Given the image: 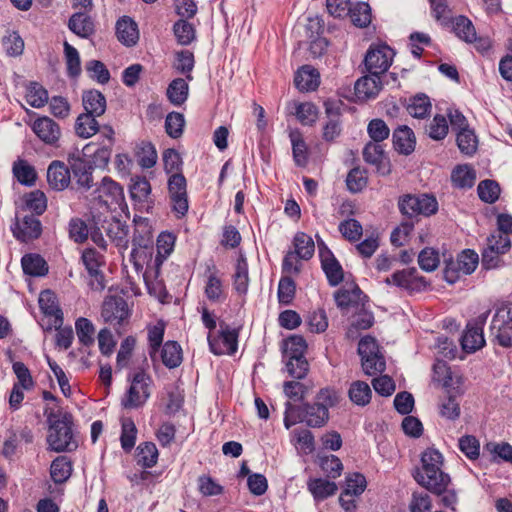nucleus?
I'll return each instance as SVG.
<instances>
[{"label": "nucleus", "instance_id": "f257e3e1", "mask_svg": "<svg viewBox=\"0 0 512 512\" xmlns=\"http://www.w3.org/2000/svg\"><path fill=\"white\" fill-rule=\"evenodd\" d=\"M422 468L414 476L418 484L439 495L450 484V476L442 471L443 456L436 450L429 448L421 457Z\"/></svg>", "mask_w": 512, "mask_h": 512}, {"label": "nucleus", "instance_id": "f03ea898", "mask_svg": "<svg viewBox=\"0 0 512 512\" xmlns=\"http://www.w3.org/2000/svg\"><path fill=\"white\" fill-rule=\"evenodd\" d=\"M47 442L50 449L55 452L72 451L77 448L78 444L73 436L72 422L69 416L64 415L51 422Z\"/></svg>", "mask_w": 512, "mask_h": 512}, {"label": "nucleus", "instance_id": "7ed1b4c3", "mask_svg": "<svg viewBox=\"0 0 512 512\" xmlns=\"http://www.w3.org/2000/svg\"><path fill=\"white\" fill-rule=\"evenodd\" d=\"M400 212L409 218L419 215L431 216L438 210L436 198L428 194H406L399 198Z\"/></svg>", "mask_w": 512, "mask_h": 512}, {"label": "nucleus", "instance_id": "20e7f679", "mask_svg": "<svg viewBox=\"0 0 512 512\" xmlns=\"http://www.w3.org/2000/svg\"><path fill=\"white\" fill-rule=\"evenodd\" d=\"M152 383L150 375L143 370L135 373L128 391L121 400L122 406L126 409L142 407L151 395Z\"/></svg>", "mask_w": 512, "mask_h": 512}, {"label": "nucleus", "instance_id": "39448f33", "mask_svg": "<svg viewBox=\"0 0 512 512\" xmlns=\"http://www.w3.org/2000/svg\"><path fill=\"white\" fill-rule=\"evenodd\" d=\"M490 331L493 341L502 347H512V303L496 309Z\"/></svg>", "mask_w": 512, "mask_h": 512}, {"label": "nucleus", "instance_id": "423d86ee", "mask_svg": "<svg viewBox=\"0 0 512 512\" xmlns=\"http://www.w3.org/2000/svg\"><path fill=\"white\" fill-rule=\"evenodd\" d=\"M394 51L386 44L371 45L368 49L364 64L370 74L382 75L391 66Z\"/></svg>", "mask_w": 512, "mask_h": 512}, {"label": "nucleus", "instance_id": "0eeeda50", "mask_svg": "<svg viewBox=\"0 0 512 512\" xmlns=\"http://www.w3.org/2000/svg\"><path fill=\"white\" fill-rule=\"evenodd\" d=\"M31 130L44 144L58 147L62 137L60 125L48 116H37L30 124Z\"/></svg>", "mask_w": 512, "mask_h": 512}, {"label": "nucleus", "instance_id": "6e6552de", "mask_svg": "<svg viewBox=\"0 0 512 512\" xmlns=\"http://www.w3.org/2000/svg\"><path fill=\"white\" fill-rule=\"evenodd\" d=\"M187 183L181 173H174L168 180V190L173 205V211L184 216L188 211Z\"/></svg>", "mask_w": 512, "mask_h": 512}, {"label": "nucleus", "instance_id": "1a4fd4ad", "mask_svg": "<svg viewBox=\"0 0 512 512\" xmlns=\"http://www.w3.org/2000/svg\"><path fill=\"white\" fill-rule=\"evenodd\" d=\"M101 317L106 323L121 326L129 317L127 302L122 297H107L102 305Z\"/></svg>", "mask_w": 512, "mask_h": 512}, {"label": "nucleus", "instance_id": "9d476101", "mask_svg": "<svg viewBox=\"0 0 512 512\" xmlns=\"http://www.w3.org/2000/svg\"><path fill=\"white\" fill-rule=\"evenodd\" d=\"M208 343L213 354L232 355L238 348V332L235 329H230L228 326H225V328L221 329V332L217 337H214L209 333Z\"/></svg>", "mask_w": 512, "mask_h": 512}, {"label": "nucleus", "instance_id": "9b49d317", "mask_svg": "<svg viewBox=\"0 0 512 512\" xmlns=\"http://www.w3.org/2000/svg\"><path fill=\"white\" fill-rule=\"evenodd\" d=\"M102 258V255L92 248L85 249L82 253L83 264L91 278L90 286L94 290L105 288L104 275L100 270Z\"/></svg>", "mask_w": 512, "mask_h": 512}, {"label": "nucleus", "instance_id": "f8f14e48", "mask_svg": "<svg viewBox=\"0 0 512 512\" xmlns=\"http://www.w3.org/2000/svg\"><path fill=\"white\" fill-rule=\"evenodd\" d=\"M95 199L101 206L111 209L112 205H118L123 200L122 187L111 178L104 177L100 186L95 191Z\"/></svg>", "mask_w": 512, "mask_h": 512}, {"label": "nucleus", "instance_id": "ddd939ff", "mask_svg": "<svg viewBox=\"0 0 512 512\" xmlns=\"http://www.w3.org/2000/svg\"><path fill=\"white\" fill-rule=\"evenodd\" d=\"M67 161L69 169L77 180V184L85 189L91 188L93 179L92 167L89 162L78 151L69 153Z\"/></svg>", "mask_w": 512, "mask_h": 512}, {"label": "nucleus", "instance_id": "4468645a", "mask_svg": "<svg viewBox=\"0 0 512 512\" xmlns=\"http://www.w3.org/2000/svg\"><path fill=\"white\" fill-rule=\"evenodd\" d=\"M12 232L18 240L28 242L41 235L42 225L34 215H26L22 219L16 218Z\"/></svg>", "mask_w": 512, "mask_h": 512}, {"label": "nucleus", "instance_id": "2eb2a0df", "mask_svg": "<svg viewBox=\"0 0 512 512\" xmlns=\"http://www.w3.org/2000/svg\"><path fill=\"white\" fill-rule=\"evenodd\" d=\"M47 181L53 190H65L71 182L69 165L60 160L52 161L47 169Z\"/></svg>", "mask_w": 512, "mask_h": 512}, {"label": "nucleus", "instance_id": "dca6fc26", "mask_svg": "<svg viewBox=\"0 0 512 512\" xmlns=\"http://www.w3.org/2000/svg\"><path fill=\"white\" fill-rule=\"evenodd\" d=\"M33 442V434L27 427L19 430H9L5 436L2 455L8 459L12 458L16 453L21 443L30 444Z\"/></svg>", "mask_w": 512, "mask_h": 512}, {"label": "nucleus", "instance_id": "f3484780", "mask_svg": "<svg viewBox=\"0 0 512 512\" xmlns=\"http://www.w3.org/2000/svg\"><path fill=\"white\" fill-rule=\"evenodd\" d=\"M39 306L41 311L49 317H52V326L59 328L63 324V313L60 309L56 295L50 291H42L39 295Z\"/></svg>", "mask_w": 512, "mask_h": 512}, {"label": "nucleus", "instance_id": "a211bd4d", "mask_svg": "<svg viewBox=\"0 0 512 512\" xmlns=\"http://www.w3.org/2000/svg\"><path fill=\"white\" fill-rule=\"evenodd\" d=\"M382 88L380 75L370 74L361 77L355 83V95L359 100L365 101L375 98Z\"/></svg>", "mask_w": 512, "mask_h": 512}, {"label": "nucleus", "instance_id": "6ab92c4d", "mask_svg": "<svg viewBox=\"0 0 512 512\" xmlns=\"http://www.w3.org/2000/svg\"><path fill=\"white\" fill-rule=\"evenodd\" d=\"M363 158L367 163L375 165L382 175L390 173V167L380 143L368 142L363 149Z\"/></svg>", "mask_w": 512, "mask_h": 512}, {"label": "nucleus", "instance_id": "aec40b11", "mask_svg": "<svg viewBox=\"0 0 512 512\" xmlns=\"http://www.w3.org/2000/svg\"><path fill=\"white\" fill-rule=\"evenodd\" d=\"M393 146L403 155L411 154L416 145V138L411 128L406 125L397 127L392 134Z\"/></svg>", "mask_w": 512, "mask_h": 512}, {"label": "nucleus", "instance_id": "412c9836", "mask_svg": "<svg viewBox=\"0 0 512 512\" xmlns=\"http://www.w3.org/2000/svg\"><path fill=\"white\" fill-rule=\"evenodd\" d=\"M130 194L132 199L147 212L152 208L151 185L145 177L137 176L132 178Z\"/></svg>", "mask_w": 512, "mask_h": 512}, {"label": "nucleus", "instance_id": "4be33fe9", "mask_svg": "<svg viewBox=\"0 0 512 512\" xmlns=\"http://www.w3.org/2000/svg\"><path fill=\"white\" fill-rule=\"evenodd\" d=\"M205 295L212 302H221L224 300V289L219 271L215 265H208L206 272Z\"/></svg>", "mask_w": 512, "mask_h": 512}, {"label": "nucleus", "instance_id": "5701e85b", "mask_svg": "<svg viewBox=\"0 0 512 512\" xmlns=\"http://www.w3.org/2000/svg\"><path fill=\"white\" fill-rule=\"evenodd\" d=\"M116 35L123 45L127 47L134 46L139 40L136 22L128 16H123L116 23Z\"/></svg>", "mask_w": 512, "mask_h": 512}, {"label": "nucleus", "instance_id": "b1692460", "mask_svg": "<svg viewBox=\"0 0 512 512\" xmlns=\"http://www.w3.org/2000/svg\"><path fill=\"white\" fill-rule=\"evenodd\" d=\"M294 83L300 91H313L319 86V73L312 66L304 65L297 71Z\"/></svg>", "mask_w": 512, "mask_h": 512}, {"label": "nucleus", "instance_id": "393cba45", "mask_svg": "<svg viewBox=\"0 0 512 512\" xmlns=\"http://www.w3.org/2000/svg\"><path fill=\"white\" fill-rule=\"evenodd\" d=\"M82 103L85 109L84 113L101 116L106 110V98L98 90H89L83 93Z\"/></svg>", "mask_w": 512, "mask_h": 512}, {"label": "nucleus", "instance_id": "a878e982", "mask_svg": "<svg viewBox=\"0 0 512 512\" xmlns=\"http://www.w3.org/2000/svg\"><path fill=\"white\" fill-rule=\"evenodd\" d=\"M68 27L81 38H88L94 33V23L91 17L84 12L74 13L69 19Z\"/></svg>", "mask_w": 512, "mask_h": 512}, {"label": "nucleus", "instance_id": "bb28decb", "mask_svg": "<svg viewBox=\"0 0 512 512\" xmlns=\"http://www.w3.org/2000/svg\"><path fill=\"white\" fill-rule=\"evenodd\" d=\"M485 344L482 327L467 325L461 338V345L464 351L471 353L482 348Z\"/></svg>", "mask_w": 512, "mask_h": 512}, {"label": "nucleus", "instance_id": "cd10ccee", "mask_svg": "<svg viewBox=\"0 0 512 512\" xmlns=\"http://www.w3.org/2000/svg\"><path fill=\"white\" fill-rule=\"evenodd\" d=\"M160 267H148L144 273V280L150 295L160 301L166 297L167 292L161 280H158Z\"/></svg>", "mask_w": 512, "mask_h": 512}, {"label": "nucleus", "instance_id": "c85d7f7f", "mask_svg": "<svg viewBox=\"0 0 512 512\" xmlns=\"http://www.w3.org/2000/svg\"><path fill=\"white\" fill-rule=\"evenodd\" d=\"M337 306L341 309L356 307L363 301V293L361 289L354 285L351 289H341L334 295Z\"/></svg>", "mask_w": 512, "mask_h": 512}, {"label": "nucleus", "instance_id": "c756f323", "mask_svg": "<svg viewBox=\"0 0 512 512\" xmlns=\"http://www.w3.org/2000/svg\"><path fill=\"white\" fill-rule=\"evenodd\" d=\"M307 487L316 501H321L334 495L338 489L334 482L322 478L309 480Z\"/></svg>", "mask_w": 512, "mask_h": 512}, {"label": "nucleus", "instance_id": "7c9ffc66", "mask_svg": "<svg viewBox=\"0 0 512 512\" xmlns=\"http://www.w3.org/2000/svg\"><path fill=\"white\" fill-rule=\"evenodd\" d=\"M97 116L87 113L80 114L75 122V133L78 137L88 139L94 136L99 129V123L96 120Z\"/></svg>", "mask_w": 512, "mask_h": 512}, {"label": "nucleus", "instance_id": "2f4dec72", "mask_svg": "<svg viewBox=\"0 0 512 512\" xmlns=\"http://www.w3.org/2000/svg\"><path fill=\"white\" fill-rule=\"evenodd\" d=\"M349 399L357 406L364 407L371 401L372 390L364 381H354L348 390Z\"/></svg>", "mask_w": 512, "mask_h": 512}, {"label": "nucleus", "instance_id": "473e14b6", "mask_svg": "<svg viewBox=\"0 0 512 512\" xmlns=\"http://www.w3.org/2000/svg\"><path fill=\"white\" fill-rule=\"evenodd\" d=\"M303 421L310 427H322L328 421L329 412L317 404H306L303 409Z\"/></svg>", "mask_w": 512, "mask_h": 512}, {"label": "nucleus", "instance_id": "72a5a7b5", "mask_svg": "<svg viewBox=\"0 0 512 512\" xmlns=\"http://www.w3.org/2000/svg\"><path fill=\"white\" fill-rule=\"evenodd\" d=\"M162 363L169 369L178 367L182 362V349L176 341H167L161 349Z\"/></svg>", "mask_w": 512, "mask_h": 512}, {"label": "nucleus", "instance_id": "f704fd0d", "mask_svg": "<svg viewBox=\"0 0 512 512\" xmlns=\"http://www.w3.org/2000/svg\"><path fill=\"white\" fill-rule=\"evenodd\" d=\"M13 175L19 183L25 186H33L37 174L35 168L30 165L26 160L18 159L13 163Z\"/></svg>", "mask_w": 512, "mask_h": 512}, {"label": "nucleus", "instance_id": "c9c22d12", "mask_svg": "<svg viewBox=\"0 0 512 512\" xmlns=\"http://www.w3.org/2000/svg\"><path fill=\"white\" fill-rule=\"evenodd\" d=\"M22 268L25 274L44 276L48 272L46 261L38 254H27L22 258Z\"/></svg>", "mask_w": 512, "mask_h": 512}, {"label": "nucleus", "instance_id": "e433bc0d", "mask_svg": "<svg viewBox=\"0 0 512 512\" xmlns=\"http://www.w3.org/2000/svg\"><path fill=\"white\" fill-rule=\"evenodd\" d=\"M325 255L326 259L321 261L322 269L326 274L329 284L331 286H337L343 281V269L334 255L329 256L328 253Z\"/></svg>", "mask_w": 512, "mask_h": 512}, {"label": "nucleus", "instance_id": "4c0bfd02", "mask_svg": "<svg viewBox=\"0 0 512 512\" xmlns=\"http://www.w3.org/2000/svg\"><path fill=\"white\" fill-rule=\"evenodd\" d=\"M294 250L302 260H309L314 255L315 243L311 236L298 232L293 239Z\"/></svg>", "mask_w": 512, "mask_h": 512}, {"label": "nucleus", "instance_id": "58836bf2", "mask_svg": "<svg viewBox=\"0 0 512 512\" xmlns=\"http://www.w3.org/2000/svg\"><path fill=\"white\" fill-rule=\"evenodd\" d=\"M189 86L183 78L174 79L167 88L169 101L176 106L182 105L188 98Z\"/></svg>", "mask_w": 512, "mask_h": 512}, {"label": "nucleus", "instance_id": "ea45409f", "mask_svg": "<svg viewBox=\"0 0 512 512\" xmlns=\"http://www.w3.org/2000/svg\"><path fill=\"white\" fill-rule=\"evenodd\" d=\"M233 285L235 290L241 294L245 295L248 291L249 286V276H248V264L246 259L241 255L236 263V270L233 276Z\"/></svg>", "mask_w": 512, "mask_h": 512}, {"label": "nucleus", "instance_id": "a19ab883", "mask_svg": "<svg viewBox=\"0 0 512 512\" xmlns=\"http://www.w3.org/2000/svg\"><path fill=\"white\" fill-rule=\"evenodd\" d=\"M347 14L351 22L357 27H367L371 22V9L365 2H359L349 7Z\"/></svg>", "mask_w": 512, "mask_h": 512}, {"label": "nucleus", "instance_id": "79ce46f5", "mask_svg": "<svg viewBox=\"0 0 512 512\" xmlns=\"http://www.w3.org/2000/svg\"><path fill=\"white\" fill-rule=\"evenodd\" d=\"M75 330L78 340L83 346L90 347L94 344L95 327L89 319L79 317L75 322Z\"/></svg>", "mask_w": 512, "mask_h": 512}, {"label": "nucleus", "instance_id": "37998d69", "mask_svg": "<svg viewBox=\"0 0 512 512\" xmlns=\"http://www.w3.org/2000/svg\"><path fill=\"white\" fill-rule=\"evenodd\" d=\"M158 460V449L152 442H145L137 447V462L144 468L153 467Z\"/></svg>", "mask_w": 512, "mask_h": 512}, {"label": "nucleus", "instance_id": "c03bdc74", "mask_svg": "<svg viewBox=\"0 0 512 512\" xmlns=\"http://www.w3.org/2000/svg\"><path fill=\"white\" fill-rule=\"evenodd\" d=\"M407 111L414 118H425L431 111V102L429 97L425 94L414 96L410 99Z\"/></svg>", "mask_w": 512, "mask_h": 512}, {"label": "nucleus", "instance_id": "a18cd8bd", "mask_svg": "<svg viewBox=\"0 0 512 512\" xmlns=\"http://www.w3.org/2000/svg\"><path fill=\"white\" fill-rule=\"evenodd\" d=\"M175 237L168 232H162L157 238V255L154 260V265L160 267L163 261L173 251Z\"/></svg>", "mask_w": 512, "mask_h": 512}, {"label": "nucleus", "instance_id": "49530a36", "mask_svg": "<svg viewBox=\"0 0 512 512\" xmlns=\"http://www.w3.org/2000/svg\"><path fill=\"white\" fill-rule=\"evenodd\" d=\"M456 142L461 153L471 156L478 146V140L473 130L464 129L457 132Z\"/></svg>", "mask_w": 512, "mask_h": 512}, {"label": "nucleus", "instance_id": "de8ad7c7", "mask_svg": "<svg viewBox=\"0 0 512 512\" xmlns=\"http://www.w3.org/2000/svg\"><path fill=\"white\" fill-rule=\"evenodd\" d=\"M71 463L65 456H59L53 460L50 467L51 478L55 483L65 482L71 475Z\"/></svg>", "mask_w": 512, "mask_h": 512}, {"label": "nucleus", "instance_id": "09e8293b", "mask_svg": "<svg viewBox=\"0 0 512 512\" xmlns=\"http://www.w3.org/2000/svg\"><path fill=\"white\" fill-rule=\"evenodd\" d=\"M451 179L456 187L470 188L474 185L476 176L468 165H459L453 170Z\"/></svg>", "mask_w": 512, "mask_h": 512}, {"label": "nucleus", "instance_id": "8fccbe9b", "mask_svg": "<svg viewBox=\"0 0 512 512\" xmlns=\"http://www.w3.org/2000/svg\"><path fill=\"white\" fill-rule=\"evenodd\" d=\"M416 281H420L425 284L423 278L417 276L415 268L404 269L392 274L393 285L400 288L413 289Z\"/></svg>", "mask_w": 512, "mask_h": 512}, {"label": "nucleus", "instance_id": "3c124183", "mask_svg": "<svg viewBox=\"0 0 512 512\" xmlns=\"http://www.w3.org/2000/svg\"><path fill=\"white\" fill-rule=\"evenodd\" d=\"M26 101L34 108H41L48 102V92L37 82H31L27 87Z\"/></svg>", "mask_w": 512, "mask_h": 512}, {"label": "nucleus", "instance_id": "603ef678", "mask_svg": "<svg viewBox=\"0 0 512 512\" xmlns=\"http://www.w3.org/2000/svg\"><path fill=\"white\" fill-rule=\"evenodd\" d=\"M453 30L456 35L467 43L475 39V28L473 23L465 16H458L453 21Z\"/></svg>", "mask_w": 512, "mask_h": 512}, {"label": "nucleus", "instance_id": "864d4df0", "mask_svg": "<svg viewBox=\"0 0 512 512\" xmlns=\"http://www.w3.org/2000/svg\"><path fill=\"white\" fill-rule=\"evenodd\" d=\"M454 263L463 275H469L476 269L479 257L473 250L467 249L458 255Z\"/></svg>", "mask_w": 512, "mask_h": 512}, {"label": "nucleus", "instance_id": "5fc2aeb1", "mask_svg": "<svg viewBox=\"0 0 512 512\" xmlns=\"http://www.w3.org/2000/svg\"><path fill=\"white\" fill-rule=\"evenodd\" d=\"M107 235L116 246L127 247L128 227L119 220H112L106 228Z\"/></svg>", "mask_w": 512, "mask_h": 512}, {"label": "nucleus", "instance_id": "6e6d98bb", "mask_svg": "<svg viewBox=\"0 0 512 512\" xmlns=\"http://www.w3.org/2000/svg\"><path fill=\"white\" fill-rule=\"evenodd\" d=\"M338 229L341 235L349 242H357L363 234L361 223L353 218L340 222Z\"/></svg>", "mask_w": 512, "mask_h": 512}, {"label": "nucleus", "instance_id": "4d7b16f0", "mask_svg": "<svg viewBox=\"0 0 512 512\" xmlns=\"http://www.w3.org/2000/svg\"><path fill=\"white\" fill-rule=\"evenodd\" d=\"M165 331V323L158 321L154 326L148 328V341H149V355L152 360L155 359V355L160 348Z\"/></svg>", "mask_w": 512, "mask_h": 512}, {"label": "nucleus", "instance_id": "13d9d810", "mask_svg": "<svg viewBox=\"0 0 512 512\" xmlns=\"http://www.w3.org/2000/svg\"><path fill=\"white\" fill-rule=\"evenodd\" d=\"M27 209L33 211L37 215H41L47 208V198L40 190H34L23 197Z\"/></svg>", "mask_w": 512, "mask_h": 512}, {"label": "nucleus", "instance_id": "bf43d9fd", "mask_svg": "<svg viewBox=\"0 0 512 512\" xmlns=\"http://www.w3.org/2000/svg\"><path fill=\"white\" fill-rule=\"evenodd\" d=\"M306 349V341L300 335L291 336L284 342V355L287 359L304 356Z\"/></svg>", "mask_w": 512, "mask_h": 512}, {"label": "nucleus", "instance_id": "052dcab7", "mask_svg": "<svg viewBox=\"0 0 512 512\" xmlns=\"http://www.w3.org/2000/svg\"><path fill=\"white\" fill-rule=\"evenodd\" d=\"M368 183L366 170L355 167L347 175L346 185L350 192L358 193L362 191Z\"/></svg>", "mask_w": 512, "mask_h": 512}, {"label": "nucleus", "instance_id": "680f3d73", "mask_svg": "<svg viewBox=\"0 0 512 512\" xmlns=\"http://www.w3.org/2000/svg\"><path fill=\"white\" fill-rule=\"evenodd\" d=\"M173 32L180 45H189L195 39V28L184 19L175 22Z\"/></svg>", "mask_w": 512, "mask_h": 512}, {"label": "nucleus", "instance_id": "e2e57ef3", "mask_svg": "<svg viewBox=\"0 0 512 512\" xmlns=\"http://www.w3.org/2000/svg\"><path fill=\"white\" fill-rule=\"evenodd\" d=\"M137 428L131 418L122 420L121 446L125 451H131L135 445Z\"/></svg>", "mask_w": 512, "mask_h": 512}, {"label": "nucleus", "instance_id": "0e129e2a", "mask_svg": "<svg viewBox=\"0 0 512 512\" xmlns=\"http://www.w3.org/2000/svg\"><path fill=\"white\" fill-rule=\"evenodd\" d=\"M449 126L443 115H435L426 128L428 136L436 141L444 139L448 134Z\"/></svg>", "mask_w": 512, "mask_h": 512}, {"label": "nucleus", "instance_id": "69168bd1", "mask_svg": "<svg viewBox=\"0 0 512 512\" xmlns=\"http://www.w3.org/2000/svg\"><path fill=\"white\" fill-rule=\"evenodd\" d=\"M367 133L371 142L380 143L389 137L390 129L384 120L376 118L368 123Z\"/></svg>", "mask_w": 512, "mask_h": 512}, {"label": "nucleus", "instance_id": "338daca9", "mask_svg": "<svg viewBox=\"0 0 512 512\" xmlns=\"http://www.w3.org/2000/svg\"><path fill=\"white\" fill-rule=\"evenodd\" d=\"M185 119L183 114L178 112H171L165 119L166 133L172 138H179L183 133Z\"/></svg>", "mask_w": 512, "mask_h": 512}, {"label": "nucleus", "instance_id": "774afa93", "mask_svg": "<svg viewBox=\"0 0 512 512\" xmlns=\"http://www.w3.org/2000/svg\"><path fill=\"white\" fill-rule=\"evenodd\" d=\"M295 115L301 124L312 125L318 118V109L313 103H300L296 106Z\"/></svg>", "mask_w": 512, "mask_h": 512}]
</instances>
